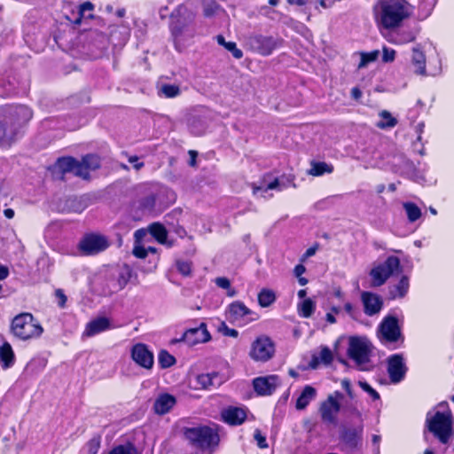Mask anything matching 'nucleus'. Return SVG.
Segmentation results:
<instances>
[{
  "label": "nucleus",
  "instance_id": "1",
  "mask_svg": "<svg viewBox=\"0 0 454 454\" xmlns=\"http://www.w3.org/2000/svg\"><path fill=\"white\" fill-rule=\"evenodd\" d=\"M372 12L380 30L395 31L411 16V5L406 0H378Z\"/></svg>",
  "mask_w": 454,
  "mask_h": 454
},
{
  "label": "nucleus",
  "instance_id": "2",
  "mask_svg": "<svg viewBox=\"0 0 454 454\" xmlns=\"http://www.w3.org/2000/svg\"><path fill=\"white\" fill-rule=\"evenodd\" d=\"M32 116V111L26 106H12L5 110L0 116V145L11 146L23 133Z\"/></svg>",
  "mask_w": 454,
  "mask_h": 454
},
{
  "label": "nucleus",
  "instance_id": "3",
  "mask_svg": "<svg viewBox=\"0 0 454 454\" xmlns=\"http://www.w3.org/2000/svg\"><path fill=\"white\" fill-rule=\"evenodd\" d=\"M195 13L185 5H179L171 14L170 30L176 46L193 38Z\"/></svg>",
  "mask_w": 454,
  "mask_h": 454
},
{
  "label": "nucleus",
  "instance_id": "4",
  "mask_svg": "<svg viewBox=\"0 0 454 454\" xmlns=\"http://www.w3.org/2000/svg\"><path fill=\"white\" fill-rule=\"evenodd\" d=\"M439 407L446 408L445 411H436L434 415L431 412L427 414L426 424L427 429L443 444L448 443L453 435L452 415L448 409V403L442 402Z\"/></svg>",
  "mask_w": 454,
  "mask_h": 454
},
{
  "label": "nucleus",
  "instance_id": "5",
  "mask_svg": "<svg viewBox=\"0 0 454 454\" xmlns=\"http://www.w3.org/2000/svg\"><path fill=\"white\" fill-rule=\"evenodd\" d=\"M184 435L192 446L202 454H211L220 441L216 429L207 426L187 428Z\"/></svg>",
  "mask_w": 454,
  "mask_h": 454
},
{
  "label": "nucleus",
  "instance_id": "6",
  "mask_svg": "<svg viewBox=\"0 0 454 454\" xmlns=\"http://www.w3.org/2000/svg\"><path fill=\"white\" fill-rule=\"evenodd\" d=\"M11 330L14 336L22 340L39 338L43 333L41 324L28 312H23L14 317Z\"/></svg>",
  "mask_w": 454,
  "mask_h": 454
},
{
  "label": "nucleus",
  "instance_id": "7",
  "mask_svg": "<svg viewBox=\"0 0 454 454\" xmlns=\"http://www.w3.org/2000/svg\"><path fill=\"white\" fill-rule=\"evenodd\" d=\"M372 345L365 337H351L348 340V355L360 370H365L372 352Z\"/></svg>",
  "mask_w": 454,
  "mask_h": 454
},
{
  "label": "nucleus",
  "instance_id": "8",
  "mask_svg": "<svg viewBox=\"0 0 454 454\" xmlns=\"http://www.w3.org/2000/svg\"><path fill=\"white\" fill-rule=\"evenodd\" d=\"M401 271L400 260L396 256H389L387 260L370 271L372 286H380L395 272Z\"/></svg>",
  "mask_w": 454,
  "mask_h": 454
},
{
  "label": "nucleus",
  "instance_id": "9",
  "mask_svg": "<svg viewBox=\"0 0 454 454\" xmlns=\"http://www.w3.org/2000/svg\"><path fill=\"white\" fill-rule=\"evenodd\" d=\"M275 354V345L266 335L257 337L251 344L250 357L257 362H267Z\"/></svg>",
  "mask_w": 454,
  "mask_h": 454
},
{
  "label": "nucleus",
  "instance_id": "10",
  "mask_svg": "<svg viewBox=\"0 0 454 454\" xmlns=\"http://www.w3.org/2000/svg\"><path fill=\"white\" fill-rule=\"evenodd\" d=\"M378 336L383 343H393L403 338L398 319L394 316H387L379 325Z\"/></svg>",
  "mask_w": 454,
  "mask_h": 454
},
{
  "label": "nucleus",
  "instance_id": "11",
  "mask_svg": "<svg viewBox=\"0 0 454 454\" xmlns=\"http://www.w3.org/2000/svg\"><path fill=\"white\" fill-rule=\"evenodd\" d=\"M342 398L343 395L336 391L333 395H330L327 399L321 403L319 412L324 422L336 424L337 414L340 410V403L339 401Z\"/></svg>",
  "mask_w": 454,
  "mask_h": 454
},
{
  "label": "nucleus",
  "instance_id": "12",
  "mask_svg": "<svg viewBox=\"0 0 454 454\" xmlns=\"http://www.w3.org/2000/svg\"><path fill=\"white\" fill-rule=\"evenodd\" d=\"M106 237L100 234L86 235L80 242L79 248L85 254H95L109 247Z\"/></svg>",
  "mask_w": 454,
  "mask_h": 454
},
{
  "label": "nucleus",
  "instance_id": "13",
  "mask_svg": "<svg viewBox=\"0 0 454 454\" xmlns=\"http://www.w3.org/2000/svg\"><path fill=\"white\" fill-rule=\"evenodd\" d=\"M407 367L402 355L395 354L387 358V373L392 383H399L406 374Z\"/></svg>",
  "mask_w": 454,
  "mask_h": 454
},
{
  "label": "nucleus",
  "instance_id": "14",
  "mask_svg": "<svg viewBox=\"0 0 454 454\" xmlns=\"http://www.w3.org/2000/svg\"><path fill=\"white\" fill-rule=\"evenodd\" d=\"M210 340V334L207 330L205 323H201L200 326L188 329L180 339L173 340V342L184 341L189 346H194L198 343L207 342Z\"/></svg>",
  "mask_w": 454,
  "mask_h": 454
},
{
  "label": "nucleus",
  "instance_id": "15",
  "mask_svg": "<svg viewBox=\"0 0 454 454\" xmlns=\"http://www.w3.org/2000/svg\"><path fill=\"white\" fill-rule=\"evenodd\" d=\"M363 431V424L357 427H344L340 432V439L348 449L354 450L361 444Z\"/></svg>",
  "mask_w": 454,
  "mask_h": 454
},
{
  "label": "nucleus",
  "instance_id": "16",
  "mask_svg": "<svg viewBox=\"0 0 454 454\" xmlns=\"http://www.w3.org/2000/svg\"><path fill=\"white\" fill-rule=\"evenodd\" d=\"M131 357L135 363L145 369H151L153 365V355L143 343H137L132 348Z\"/></svg>",
  "mask_w": 454,
  "mask_h": 454
},
{
  "label": "nucleus",
  "instance_id": "17",
  "mask_svg": "<svg viewBox=\"0 0 454 454\" xmlns=\"http://www.w3.org/2000/svg\"><path fill=\"white\" fill-rule=\"evenodd\" d=\"M278 383V377L276 375L259 377L254 379L253 381L255 392L261 395H271L275 391Z\"/></svg>",
  "mask_w": 454,
  "mask_h": 454
},
{
  "label": "nucleus",
  "instance_id": "18",
  "mask_svg": "<svg viewBox=\"0 0 454 454\" xmlns=\"http://www.w3.org/2000/svg\"><path fill=\"white\" fill-rule=\"evenodd\" d=\"M280 41L272 36L258 35L252 39V46L262 55H270L279 44Z\"/></svg>",
  "mask_w": 454,
  "mask_h": 454
},
{
  "label": "nucleus",
  "instance_id": "19",
  "mask_svg": "<svg viewBox=\"0 0 454 454\" xmlns=\"http://www.w3.org/2000/svg\"><path fill=\"white\" fill-rule=\"evenodd\" d=\"M361 300L364 304V313L368 316L378 314L383 306V301L376 294L370 292H363Z\"/></svg>",
  "mask_w": 454,
  "mask_h": 454
},
{
  "label": "nucleus",
  "instance_id": "20",
  "mask_svg": "<svg viewBox=\"0 0 454 454\" xmlns=\"http://www.w3.org/2000/svg\"><path fill=\"white\" fill-rule=\"evenodd\" d=\"M99 167V162L97 157L88 155L82 159V160H75L73 168V174L86 179L90 176V169H96Z\"/></svg>",
  "mask_w": 454,
  "mask_h": 454
},
{
  "label": "nucleus",
  "instance_id": "21",
  "mask_svg": "<svg viewBox=\"0 0 454 454\" xmlns=\"http://www.w3.org/2000/svg\"><path fill=\"white\" fill-rule=\"evenodd\" d=\"M110 328V320L106 317L90 321L83 332V336L91 337Z\"/></svg>",
  "mask_w": 454,
  "mask_h": 454
},
{
  "label": "nucleus",
  "instance_id": "22",
  "mask_svg": "<svg viewBox=\"0 0 454 454\" xmlns=\"http://www.w3.org/2000/svg\"><path fill=\"white\" fill-rule=\"evenodd\" d=\"M176 400V397L169 394H161L154 401L153 410L155 413L163 415L174 407Z\"/></svg>",
  "mask_w": 454,
  "mask_h": 454
},
{
  "label": "nucleus",
  "instance_id": "23",
  "mask_svg": "<svg viewBox=\"0 0 454 454\" xmlns=\"http://www.w3.org/2000/svg\"><path fill=\"white\" fill-rule=\"evenodd\" d=\"M223 420L230 425H240L247 417V412L242 408L229 407L222 411Z\"/></svg>",
  "mask_w": 454,
  "mask_h": 454
},
{
  "label": "nucleus",
  "instance_id": "24",
  "mask_svg": "<svg viewBox=\"0 0 454 454\" xmlns=\"http://www.w3.org/2000/svg\"><path fill=\"white\" fill-rule=\"evenodd\" d=\"M249 314H251V310L243 302L234 301L228 307L227 318L231 322L235 323Z\"/></svg>",
  "mask_w": 454,
  "mask_h": 454
},
{
  "label": "nucleus",
  "instance_id": "25",
  "mask_svg": "<svg viewBox=\"0 0 454 454\" xmlns=\"http://www.w3.org/2000/svg\"><path fill=\"white\" fill-rule=\"evenodd\" d=\"M316 388L309 385L306 386L296 400V409L304 410L308 406V404L316 398Z\"/></svg>",
  "mask_w": 454,
  "mask_h": 454
},
{
  "label": "nucleus",
  "instance_id": "26",
  "mask_svg": "<svg viewBox=\"0 0 454 454\" xmlns=\"http://www.w3.org/2000/svg\"><path fill=\"white\" fill-rule=\"evenodd\" d=\"M89 204L90 200L86 196L73 197L67 200L66 209L75 213H81L89 206Z\"/></svg>",
  "mask_w": 454,
  "mask_h": 454
},
{
  "label": "nucleus",
  "instance_id": "27",
  "mask_svg": "<svg viewBox=\"0 0 454 454\" xmlns=\"http://www.w3.org/2000/svg\"><path fill=\"white\" fill-rule=\"evenodd\" d=\"M74 160L72 157H63L58 159L53 166V171L55 174L64 175L66 173H72L74 166Z\"/></svg>",
  "mask_w": 454,
  "mask_h": 454
},
{
  "label": "nucleus",
  "instance_id": "28",
  "mask_svg": "<svg viewBox=\"0 0 454 454\" xmlns=\"http://www.w3.org/2000/svg\"><path fill=\"white\" fill-rule=\"evenodd\" d=\"M197 383L202 388H207L211 386H220L222 384V380L219 378L218 373L212 372L198 375Z\"/></svg>",
  "mask_w": 454,
  "mask_h": 454
},
{
  "label": "nucleus",
  "instance_id": "29",
  "mask_svg": "<svg viewBox=\"0 0 454 454\" xmlns=\"http://www.w3.org/2000/svg\"><path fill=\"white\" fill-rule=\"evenodd\" d=\"M409 286L410 284L408 277L403 276L399 283L391 287L389 291L390 297L392 299L403 298L408 293Z\"/></svg>",
  "mask_w": 454,
  "mask_h": 454
},
{
  "label": "nucleus",
  "instance_id": "30",
  "mask_svg": "<svg viewBox=\"0 0 454 454\" xmlns=\"http://www.w3.org/2000/svg\"><path fill=\"white\" fill-rule=\"evenodd\" d=\"M333 353L327 347H322L318 356L313 355L310 362V367L317 368L319 363L329 364L333 361Z\"/></svg>",
  "mask_w": 454,
  "mask_h": 454
},
{
  "label": "nucleus",
  "instance_id": "31",
  "mask_svg": "<svg viewBox=\"0 0 454 454\" xmlns=\"http://www.w3.org/2000/svg\"><path fill=\"white\" fill-rule=\"evenodd\" d=\"M132 274V269L127 264H123L118 269L116 280L119 289H123L126 286L128 282L130 280Z\"/></svg>",
  "mask_w": 454,
  "mask_h": 454
},
{
  "label": "nucleus",
  "instance_id": "32",
  "mask_svg": "<svg viewBox=\"0 0 454 454\" xmlns=\"http://www.w3.org/2000/svg\"><path fill=\"white\" fill-rule=\"evenodd\" d=\"M311 168L307 171L308 175L313 176H319L325 173H332L333 171V168L332 165H329L325 162H318V161H311Z\"/></svg>",
  "mask_w": 454,
  "mask_h": 454
},
{
  "label": "nucleus",
  "instance_id": "33",
  "mask_svg": "<svg viewBox=\"0 0 454 454\" xmlns=\"http://www.w3.org/2000/svg\"><path fill=\"white\" fill-rule=\"evenodd\" d=\"M0 361L3 363V367L4 369L9 368L13 364L14 353L12 346L7 342L0 348Z\"/></svg>",
  "mask_w": 454,
  "mask_h": 454
},
{
  "label": "nucleus",
  "instance_id": "34",
  "mask_svg": "<svg viewBox=\"0 0 454 454\" xmlns=\"http://www.w3.org/2000/svg\"><path fill=\"white\" fill-rule=\"evenodd\" d=\"M412 63L416 67V73L419 74H425L426 73V57L424 53L419 49L414 48L412 52Z\"/></svg>",
  "mask_w": 454,
  "mask_h": 454
},
{
  "label": "nucleus",
  "instance_id": "35",
  "mask_svg": "<svg viewBox=\"0 0 454 454\" xmlns=\"http://www.w3.org/2000/svg\"><path fill=\"white\" fill-rule=\"evenodd\" d=\"M316 309V303L310 298L304 299L298 305L299 314L303 317H309L314 313Z\"/></svg>",
  "mask_w": 454,
  "mask_h": 454
},
{
  "label": "nucleus",
  "instance_id": "36",
  "mask_svg": "<svg viewBox=\"0 0 454 454\" xmlns=\"http://www.w3.org/2000/svg\"><path fill=\"white\" fill-rule=\"evenodd\" d=\"M151 234L160 242V244H167V231L163 225L154 223L150 228Z\"/></svg>",
  "mask_w": 454,
  "mask_h": 454
},
{
  "label": "nucleus",
  "instance_id": "37",
  "mask_svg": "<svg viewBox=\"0 0 454 454\" xmlns=\"http://www.w3.org/2000/svg\"><path fill=\"white\" fill-rule=\"evenodd\" d=\"M216 40L220 45H223L227 51H231L235 59H239L243 57L242 51L237 48L235 43L226 42L224 37L221 35L216 36Z\"/></svg>",
  "mask_w": 454,
  "mask_h": 454
},
{
  "label": "nucleus",
  "instance_id": "38",
  "mask_svg": "<svg viewBox=\"0 0 454 454\" xmlns=\"http://www.w3.org/2000/svg\"><path fill=\"white\" fill-rule=\"evenodd\" d=\"M285 185L281 184L278 178H275L273 181L266 184L265 179H263L261 185L253 184V191L254 194H256L258 192H267L269 190H275L278 189L281 191Z\"/></svg>",
  "mask_w": 454,
  "mask_h": 454
},
{
  "label": "nucleus",
  "instance_id": "39",
  "mask_svg": "<svg viewBox=\"0 0 454 454\" xmlns=\"http://www.w3.org/2000/svg\"><path fill=\"white\" fill-rule=\"evenodd\" d=\"M276 300V296L273 291L269 289H262L258 294V302L261 307L266 308L272 304Z\"/></svg>",
  "mask_w": 454,
  "mask_h": 454
},
{
  "label": "nucleus",
  "instance_id": "40",
  "mask_svg": "<svg viewBox=\"0 0 454 454\" xmlns=\"http://www.w3.org/2000/svg\"><path fill=\"white\" fill-rule=\"evenodd\" d=\"M108 454H138L136 446L131 442L114 447Z\"/></svg>",
  "mask_w": 454,
  "mask_h": 454
},
{
  "label": "nucleus",
  "instance_id": "41",
  "mask_svg": "<svg viewBox=\"0 0 454 454\" xmlns=\"http://www.w3.org/2000/svg\"><path fill=\"white\" fill-rule=\"evenodd\" d=\"M380 116L386 120V121H380L377 123V127L380 129H387L393 128L396 125L397 121L395 118L392 117L390 113L384 110L380 113Z\"/></svg>",
  "mask_w": 454,
  "mask_h": 454
},
{
  "label": "nucleus",
  "instance_id": "42",
  "mask_svg": "<svg viewBox=\"0 0 454 454\" xmlns=\"http://www.w3.org/2000/svg\"><path fill=\"white\" fill-rule=\"evenodd\" d=\"M160 92L166 98H176L180 94V88L176 84H162L160 88Z\"/></svg>",
  "mask_w": 454,
  "mask_h": 454
},
{
  "label": "nucleus",
  "instance_id": "43",
  "mask_svg": "<svg viewBox=\"0 0 454 454\" xmlns=\"http://www.w3.org/2000/svg\"><path fill=\"white\" fill-rule=\"evenodd\" d=\"M219 10V4L215 0H206L203 3V15L211 18Z\"/></svg>",
  "mask_w": 454,
  "mask_h": 454
},
{
  "label": "nucleus",
  "instance_id": "44",
  "mask_svg": "<svg viewBox=\"0 0 454 454\" xmlns=\"http://www.w3.org/2000/svg\"><path fill=\"white\" fill-rule=\"evenodd\" d=\"M403 207L405 208L408 219L411 222H415L421 216V211L415 204L405 203Z\"/></svg>",
  "mask_w": 454,
  "mask_h": 454
},
{
  "label": "nucleus",
  "instance_id": "45",
  "mask_svg": "<svg viewBox=\"0 0 454 454\" xmlns=\"http://www.w3.org/2000/svg\"><path fill=\"white\" fill-rule=\"evenodd\" d=\"M94 9V5L90 2H84L79 6L77 17L74 20L73 23L74 25H80L82 23V20L84 18V14L87 11H92Z\"/></svg>",
  "mask_w": 454,
  "mask_h": 454
},
{
  "label": "nucleus",
  "instance_id": "46",
  "mask_svg": "<svg viewBox=\"0 0 454 454\" xmlns=\"http://www.w3.org/2000/svg\"><path fill=\"white\" fill-rule=\"evenodd\" d=\"M159 364L162 368H168L173 365L176 362L175 357L166 350H161L159 354Z\"/></svg>",
  "mask_w": 454,
  "mask_h": 454
},
{
  "label": "nucleus",
  "instance_id": "47",
  "mask_svg": "<svg viewBox=\"0 0 454 454\" xmlns=\"http://www.w3.org/2000/svg\"><path fill=\"white\" fill-rule=\"evenodd\" d=\"M379 55V51H373L369 53H361V60L358 64V68H364L368 65V63L375 61Z\"/></svg>",
  "mask_w": 454,
  "mask_h": 454
},
{
  "label": "nucleus",
  "instance_id": "48",
  "mask_svg": "<svg viewBox=\"0 0 454 454\" xmlns=\"http://www.w3.org/2000/svg\"><path fill=\"white\" fill-rule=\"evenodd\" d=\"M177 270L184 277H188L192 272V262L189 261L177 260L176 262Z\"/></svg>",
  "mask_w": 454,
  "mask_h": 454
},
{
  "label": "nucleus",
  "instance_id": "49",
  "mask_svg": "<svg viewBox=\"0 0 454 454\" xmlns=\"http://www.w3.org/2000/svg\"><path fill=\"white\" fill-rule=\"evenodd\" d=\"M101 438L99 435H96L91 438L88 443V454H97L100 449Z\"/></svg>",
  "mask_w": 454,
  "mask_h": 454
},
{
  "label": "nucleus",
  "instance_id": "50",
  "mask_svg": "<svg viewBox=\"0 0 454 454\" xmlns=\"http://www.w3.org/2000/svg\"><path fill=\"white\" fill-rule=\"evenodd\" d=\"M358 385L360 386V387L364 391H365L368 395H370L371 397L373 400H379L380 399L379 393L375 389H373L367 382H365V381H359Z\"/></svg>",
  "mask_w": 454,
  "mask_h": 454
},
{
  "label": "nucleus",
  "instance_id": "51",
  "mask_svg": "<svg viewBox=\"0 0 454 454\" xmlns=\"http://www.w3.org/2000/svg\"><path fill=\"white\" fill-rule=\"evenodd\" d=\"M219 332H221L224 336H230L233 338H237L239 333L235 329L229 328L224 322H222L219 326Z\"/></svg>",
  "mask_w": 454,
  "mask_h": 454
},
{
  "label": "nucleus",
  "instance_id": "52",
  "mask_svg": "<svg viewBox=\"0 0 454 454\" xmlns=\"http://www.w3.org/2000/svg\"><path fill=\"white\" fill-rule=\"evenodd\" d=\"M254 440L257 442V445L261 449H265L268 447V443L266 442V438L261 434L259 429L254 431Z\"/></svg>",
  "mask_w": 454,
  "mask_h": 454
},
{
  "label": "nucleus",
  "instance_id": "53",
  "mask_svg": "<svg viewBox=\"0 0 454 454\" xmlns=\"http://www.w3.org/2000/svg\"><path fill=\"white\" fill-rule=\"evenodd\" d=\"M132 253L136 257L145 259L148 254V250L140 245H136Z\"/></svg>",
  "mask_w": 454,
  "mask_h": 454
},
{
  "label": "nucleus",
  "instance_id": "54",
  "mask_svg": "<svg viewBox=\"0 0 454 454\" xmlns=\"http://www.w3.org/2000/svg\"><path fill=\"white\" fill-rule=\"evenodd\" d=\"M395 51L392 49L384 48L382 60L384 62H392L395 59Z\"/></svg>",
  "mask_w": 454,
  "mask_h": 454
},
{
  "label": "nucleus",
  "instance_id": "55",
  "mask_svg": "<svg viewBox=\"0 0 454 454\" xmlns=\"http://www.w3.org/2000/svg\"><path fill=\"white\" fill-rule=\"evenodd\" d=\"M215 284L223 289H229L231 286L230 280L227 278H217L215 279Z\"/></svg>",
  "mask_w": 454,
  "mask_h": 454
},
{
  "label": "nucleus",
  "instance_id": "56",
  "mask_svg": "<svg viewBox=\"0 0 454 454\" xmlns=\"http://www.w3.org/2000/svg\"><path fill=\"white\" fill-rule=\"evenodd\" d=\"M341 386L347 391L348 396L350 398H354V394H353V391L351 389V384H350V381L348 379L342 380Z\"/></svg>",
  "mask_w": 454,
  "mask_h": 454
},
{
  "label": "nucleus",
  "instance_id": "57",
  "mask_svg": "<svg viewBox=\"0 0 454 454\" xmlns=\"http://www.w3.org/2000/svg\"><path fill=\"white\" fill-rule=\"evenodd\" d=\"M55 294H56V296L59 299V306L63 308L67 301V296L64 294V293L60 289L56 290Z\"/></svg>",
  "mask_w": 454,
  "mask_h": 454
},
{
  "label": "nucleus",
  "instance_id": "58",
  "mask_svg": "<svg viewBox=\"0 0 454 454\" xmlns=\"http://www.w3.org/2000/svg\"><path fill=\"white\" fill-rule=\"evenodd\" d=\"M317 250V245L307 249V251L305 252V254H303V256L301 258V261L304 262L307 258L313 256L316 254Z\"/></svg>",
  "mask_w": 454,
  "mask_h": 454
},
{
  "label": "nucleus",
  "instance_id": "59",
  "mask_svg": "<svg viewBox=\"0 0 454 454\" xmlns=\"http://www.w3.org/2000/svg\"><path fill=\"white\" fill-rule=\"evenodd\" d=\"M129 161L130 163H134V168L137 170H139L140 168H142L144 167V162H142V161L139 162L138 158L137 156H130L129 158Z\"/></svg>",
  "mask_w": 454,
  "mask_h": 454
},
{
  "label": "nucleus",
  "instance_id": "60",
  "mask_svg": "<svg viewBox=\"0 0 454 454\" xmlns=\"http://www.w3.org/2000/svg\"><path fill=\"white\" fill-rule=\"evenodd\" d=\"M306 271V268L302 264H298L294 268V275L301 277Z\"/></svg>",
  "mask_w": 454,
  "mask_h": 454
},
{
  "label": "nucleus",
  "instance_id": "61",
  "mask_svg": "<svg viewBox=\"0 0 454 454\" xmlns=\"http://www.w3.org/2000/svg\"><path fill=\"white\" fill-rule=\"evenodd\" d=\"M351 96L354 99L358 100L362 97V91L357 87H355L351 90Z\"/></svg>",
  "mask_w": 454,
  "mask_h": 454
},
{
  "label": "nucleus",
  "instance_id": "62",
  "mask_svg": "<svg viewBox=\"0 0 454 454\" xmlns=\"http://www.w3.org/2000/svg\"><path fill=\"white\" fill-rule=\"evenodd\" d=\"M9 270L4 266H0V279H5L8 277Z\"/></svg>",
  "mask_w": 454,
  "mask_h": 454
},
{
  "label": "nucleus",
  "instance_id": "63",
  "mask_svg": "<svg viewBox=\"0 0 454 454\" xmlns=\"http://www.w3.org/2000/svg\"><path fill=\"white\" fill-rule=\"evenodd\" d=\"M344 309L345 311L349 314L351 317H354V308H353V305L349 302H347L345 305H344Z\"/></svg>",
  "mask_w": 454,
  "mask_h": 454
},
{
  "label": "nucleus",
  "instance_id": "64",
  "mask_svg": "<svg viewBox=\"0 0 454 454\" xmlns=\"http://www.w3.org/2000/svg\"><path fill=\"white\" fill-rule=\"evenodd\" d=\"M189 154L191 156V160H190L189 164L193 167L196 164L197 152H195V151H189Z\"/></svg>",
  "mask_w": 454,
  "mask_h": 454
}]
</instances>
